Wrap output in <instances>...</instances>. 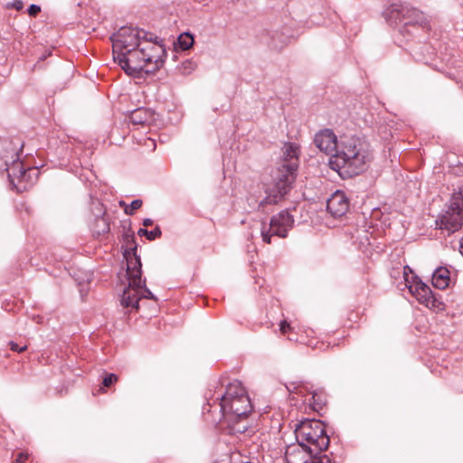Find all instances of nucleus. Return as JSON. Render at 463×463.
I'll use <instances>...</instances> for the list:
<instances>
[{
    "label": "nucleus",
    "instance_id": "obj_8",
    "mask_svg": "<svg viewBox=\"0 0 463 463\" xmlns=\"http://www.w3.org/2000/svg\"><path fill=\"white\" fill-rule=\"evenodd\" d=\"M436 224L449 232H454L461 228L463 224V197L461 195L454 196L451 199L448 210L439 216Z\"/></svg>",
    "mask_w": 463,
    "mask_h": 463
},
{
    "label": "nucleus",
    "instance_id": "obj_32",
    "mask_svg": "<svg viewBox=\"0 0 463 463\" xmlns=\"http://www.w3.org/2000/svg\"><path fill=\"white\" fill-rule=\"evenodd\" d=\"M148 141L151 143V146H153V149H155L156 144H155L154 140L149 138Z\"/></svg>",
    "mask_w": 463,
    "mask_h": 463
},
{
    "label": "nucleus",
    "instance_id": "obj_7",
    "mask_svg": "<svg viewBox=\"0 0 463 463\" xmlns=\"http://www.w3.org/2000/svg\"><path fill=\"white\" fill-rule=\"evenodd\" d=\"M146 37V33L145 31L133 27H121L111 37L114 61L139 48L142 42L147 40Z\"/></svg>",
    "mask_w": 463,
    "mask_h": 463
},
{
    "label": "nucleus",
    "instance_id": "obj_15",
    "mask_svg": "<svg viewBox=\"0 0 463 463\" xmlns=\"http://www.w3.org/2000/svg\"><path fill=\"white\" fill-rule=\"evenodd\" d=\"M450 281L449 271L444 267L436 269L432 275V285L439 289H445Z\"/></svg>",
    "mask_w": 463,
    "mask_h": 463
},
{
    "label": "nucleus",
    "instance_id": "obj_14",
    "mask_svg": "<svg viewBox=\"0 0 463 463\" xmlns=\"http://www.w3.org/2000/svg\"><path fill=\"white\" fill-rule=\"evenodd\" d=\"M420 288L416 296L418 301L428 307H439L441 303L433 295L430 288L427 285Z\"/></svg>",
    "mask_w": 463,
    "mask_h": 463
},
{
    "label": "nucleus",
    "instance_id": "obj_3",
    "mask_svg": "<svg viewBox=\"0 0 463 463\" xmlns=\"http://www.w3.org/2000/svg\"><path fill=\"white\" fill-rule=\"evenodd\" d=\"M283 162L273 175V182L266 188V197L260 203V207L275 204L289 191L296 178L298 166V147L288 143L283 146Z\"/></svg>",
    "mask_w": 463,
    "mask_h": 463
},
{
    "label": "nucleus",
    "instance_id": "obj_28",
    "mask_svg": "<svg viewBox=\"0 0 463 463\" xmlns=\"http://www.w3.org/2000/svg\"><path fill=\"white\" fill-rule=\"evenodd\" d=\"M314 463H335L327 455H320Z\"/></svg>",
    "mask_w": 463,
    "mask_h": 463
},
{
    "label": "nucleus",
    "instance_id": "obj_24",
    "mask_svg": "<svg viewBox=\"0 0 463 463\" xmlns=\"http://www.w3.org/2000/svg\"><path fill=\"white\" fill-rule=\"evenodd\" d=\"M29 458V454L27 452H20L17 455V458L14 461V463H26Z\"/></svg>",
    "mask_w": 463,
    "mask_h": 463
},
{
    "label": "nucleus",
    "instance_id": "obj_5",
    "mask_svg": "<svg viewBox=\"0 0 463 463\" xmlns=\"http://www.w3.org/2000/svg\"><path fill=\"white\" fill-rule=\"evenodd\" d=\"M137 249L126 250L124 257L127 260V276L128 286L121 297V305L124 307L138 309V302L142 298H154L151 291L145 288V280L142 279L141 260L137 255Z\"/></svg>",
    "mask_w": 463,
    "mask_h": 463
},
{
    "label": "nucleus",
    "instance_id": "obj_16",
    "mask_svg": "<svg viewBox=\"0 0 463 463\" xmlns=\"http://www.w3.org/2000/svg\"><path fill=\"white\" fill-rule=\"evenodd\" d=\"M420 24L422 27L427 25L423 14L416 9H406L405 25Z\"/></svg>",
    "mask_w": 463,
    "mask_h": 463
},
{
    "label": "nucleus",
    "instance_id": "obj_4",
    "mask_svg": "<svg viewBox=\"0 0 463 463\" xmlns=\"http://www.w3.org/2000/svg\"><path fill=\"white\" fill-rule=\"evenodd\" d=\"M165 51L160 44L144 40L139 48L117 59L118 65L128 75L137 77L141 72L154 73L164 64Z\"/></svg>",
    "mask_w": 463,
    "mask_h": 463
},
{
    "label": "nucleus",
    "instance_id": "obj_2",
    "mask_svg": "<svg viewBox=\"0 0 463 463\" xmlns=\"http://www.w3.org/2000/svg\"><path fill=\"white\" fill-rule=\"evenodd\" d=\"M220 407L222 422L231 434H242L248 430V416L252 411V405L241 382L233 381L228 384Z\"/></svg>",
    "mask_w": 463,
    "mask_h": 463
},
{
    "label": "nucleus",
    "instance_id": "obj_9",
    "mask_svg": "<svg viewBox=\"0 0 463 463\" xmlns=\"http://www.w3.org/2000/svg\"><path fill=\"white\" fill-rule=\"evenodd\" d=\"M294 223L293 217L287 211H282L279 214L274 215L269 222V229L263 223L260 231L262 241L268 244L271 243V237L278 236L285 238L288 230Z\"/></svg>",
    "mask_w": 463,
    "mask_h": 463
},
{
    "label": "nucleus",
    "instance_id": "obj_23",
    "mask_svg": "<svg viewBox=\"0 0 463 463\" xmlns=\"http://www.w3.org/2000/svg\"><path fill=\"white\" fill-rule=\"evenodd\" d=\"M425 285H426V284H425V283H423V282H422V281H420V280H415V281H413V283H412V284H411V285L409 286V290H410V292H411L412 295H414V296L416 297V296H417V294H418V292L420 291V288H420V286H425Z\"/></svg>",
    "mask_w": 463,
    "mask_h": 463
},
{
    "label": "nucleus",
    "instance_id": "obj_30",
    "mask_svg": "<svg viewBox=\"0 0 463 463\" xmlns=\"http://www.w3.org/2000/svg\"><path fill=\"white\" fill-rule=\"evenodd\" d=\"M153 224V221L151 219H145L143 222L144 226H151Z\"/></svg>",
    "mask_w": 463,
    "mask_h": 463
},
{
    "label": "nucleus",
    "instance_id": "obj_18",
    "mask_svg": "<svg viewBox=\"0 0 463 463\" xmlns=\"http://www.w3.org/2000/svg\"><path fill=\"white\" fill-rule=\"evenodd\" d=\"M118 381V377L115 373H107L105 374L103 381H102V386L99 388V392H104V388H109L114 383H116Z\"/></svg>",
    "mask_w": 463,
    "mask_h": 463
},
{
    "label": "nucleus",
    "instance_id": "obj_12",
    "mask_svg": "<svg viewBox=\"0 0 463 463\" xmlns=\"http://www.w3.org/2000/svg\"><path fill=\"white\" fill-rule=\"evenodd\" d=\"M156 120L155 113L146 108H138L133 110L129 115V121L133 125L150 126Z\"/></svg>",
    "mask_w": 463,
    "mask_h": 463
},
{
    "label": "nucleus",
    "instance_id": "obj_20",
    "mask_svg": "<svg viewBox=\"0 0 463 463\" xmlns=\"http://www.w3.org/2000/svg\"><path fill=\"white\" fill-rule=\"evenodd\" d=\"M137 233L139 235H145L148 240L152 241L161 236V230L158 227L155 228L153 231L141 228Z\"/></svg>",
    "mask_w": 463,
    "mask_h": 463
},
{
    "label": "nucleus",
    "instance_id": "obj_31",
    "mask_svg": "<svg viewBox=\"0 0 463 463\" xmlns=\"http://www.w3.org/2000/svg\"><path fill=\"white\" fill-rule=\"evenodd\" d=\"M100 221H101V222H103L105 223V228H104L103 232H108V231H109V224H108V223H106V222H105V220H104V219H101Z\"/></svg>",
    "mask_w": 463,
    "mask_h": 463
},
{
    "label": "nucleus",
    "instance_id": "obj_19",
    "mask_svg": "<svg viewBox=\"0 0 463 463\" xmlns=\"http://www.w3.org/2000/svg\"><path fill=\"white\" fill-rule=\"evenodd\" d=\"M16 170L19 172V175L17 177L24 178L26 175V170L23 168L22 164L18 162H13V165L10 168L7 169L8 175H16Z\"/></svg>",
    "mask_w": 463,
    "mask_h": 463
},
{
    "label": "nucleus",
    "instance_id": "obj_10",
    "mask_svg": "<svg viewBox=\"0 0 463 463\" xmlns=\"http://www.w3.org/2000/svg\"><path fill=\"white\" fill-rule=\"evenodd\" d=\"M320 455L299 442L288 445L285 451L287 463H314Z\"/></svg>",
    "mask_w": 463,
    "mask_h": 463
},
{
    "label": "nucleus",
    "instance_id": "obj_1",
    "mask_svg": "<svg viewBox=\"0 0 463 463\" xmlns=\"http://www.w3.org/2000/svg\"><path fill=\"white\" fill-rule=\"evenodd\" d=\"M316 146L329 158L330 167L339 175L352 177L366 170L372 154L368 146L355 136H341L339 139L333 130L325 128L315 135Z\"/></svg>",
    "mask_w": 463,
    "mask_h": 463
},
{
    "label": "nucleus",
    "instance_id": "obj_25",
    "mask_svg": "<svg viewBox=\"0 0 463 463\" xmlns=\"http://www.w3.org/2000/svg\"><path fill=\"white\" fill-rule=\"evenodd\" d=\"M279 330L281 334L286 335L288 332L291 330V326L286 320H283L279 324Z\"/></svg>",
    "mask_w": 463,
    "mask_h": 463
},
{
    "label": "nucleus",
    "instance_id": "obj_17",
    "mask_svg": "<svg viewBox=\"0 0 463 463\" xmlns=\"http://www.w3.org/2000/svg\"><path fill=\"white\" fill-rule=\"evenodd\" d=\"M178 43L182 50H188L194 43V38L190 33H183L178 38Z\"/></svg>",
    "mask_w": 463,
    "mask_h": 463
},
{
    "label": "nucleus",
    "instance_id": "obj_13",
    "mask_svg": "<svg viewBox=\"0 0 463 463\" xmlns=\"http://www.w3.org/2000/svg\"><path fill=\"white\" fill-rule=\"evenodd\" d=\"M406 9L408 8L401 5H392L385 13L390 24L397 25L399 23H405Z\"/></svg>",
    "mask_w": 463,
    "mask_h": 463
},
{
    "label": "nucleus",
    "instance_id": "obj_21",
    "mask_svg": "<svg viewBox=\"0 0 463 463\" xmlns=\"http://www.w3.org/2000/svg\"><path fill=\"white\" fill-rule=\"evenodd\" d=\"M196 65L194 61L187 60L182 63V65L179 68V71L182 74L187 75L190 74L194 69Z\"/></svg>",
    "mask_w": 463,
    "mask_h": 463
},
{
    "label": "nucleus",
    "instance_id": "obj_22",
    "mask_svg": "<svg viewBox=\"0 0 463 463\" xmlns=\"http://www.w3.org/2000/svg\"><path fill=\"white\" fill-rule=\"evenodd\" d=\"M142 206L141 200H134L130 205H127L125 208V213L128 215H132L134 212L139 209Z\"/></svg>",
    "mask_w": 463,
    "mask_h": 463
},
{
    "label": "nucleus",
    "instance_id": "obj_11",
    "mask_svg": "<svg viewBox=\"0 0 463 463\" xmlns=\"http://www.w3.org/2000/svg\"><path fill=\"white\" fill-rule=\"evenodd\" d=\"M326 209L334 217H341L345 215L349 209V201L341 191H336L327 200Z\"/></svg>",
    "mask_w": 463,
    "mask_h": 463
},
{
    "label": "nucleus",
    "instance_id": "obj_27",
    "mask_svg": "<svg viewBox=\"0 0 463 463\" xmlns=\"http://www.w3.org/2000/svg\"><path fill=\"white\" fill-rule=\"evenodd\" d=\"M41 12V7L36 5H31L28 8V14L31 16H36Z\"/></svg>",
    "mask_w": 463,
    "mask_h": 463
},
{
    "label": "nucleus",
    "instance_id": "obj_29",
    "mask_svg": "<svg viewBox=\"0 0 463 463\" xmlns=\"http://www.w3.org/2000/svg\"><path fill=\"white\" fill-rule=\"evenodd\" d=\"M13 7L17 11H20L24 8V3L21 0H14L13 3Z\"/></svg>",
    "mask_w": 463,
    "mask_h": 463
},
{
    "label": "nucleus",
    "instance_id": "obj_6",
    "mask_svg": "<svg viewBox=\"0 0 463 463\" xmlns=\"http://www.w3.org/2000/svg\"><path fill=\"white\" fill-rule=\"evenodd\" d=\"M297 441L321 454L329 446V437L320 420H305L295 428Z\"/></svg>",
    "mask_w": 463,
    "mask_h": 463
},
{
    "label": "nucleus",
    "instance_id": "obj_26",
    "mask_svg": "<svg viewBox=\"0 0 463 463\" xmlns=\"http://www.w3.org/2000/svg\"><path fill=\"white\" fill-rule=\"evenodd\" d=\"M9 346L11 348V350L14 351V352H18V353H22L24 351H25L27 349V345H24V346L22 347H19L18 345L13 341L9 342Z\"/></svg>",
    "mask_w": 463,
    "mask_h": 463
}]
</instances>
